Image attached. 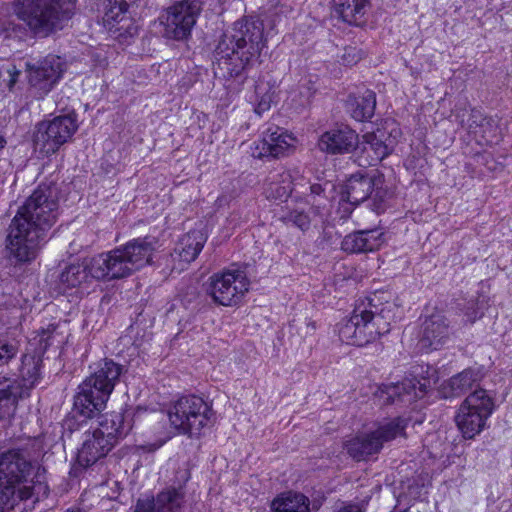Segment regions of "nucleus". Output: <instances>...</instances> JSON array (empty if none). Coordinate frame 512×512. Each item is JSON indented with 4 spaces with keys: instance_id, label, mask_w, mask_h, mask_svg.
Listing matches in <instances>:
<instances>
[{
    "instance_id": "obj_1",
    "label": "nucleus",
    "mask_w": 512,
    "mask_h": 512,
    "mask_svg": "<svg viewBox=\"0 0 512 512\" xmlns=\"http://www.w3.org/2000/svg\"><path fill=\"white\" fill-rule=\"evenodd\" d=\"M57 190L40 185L18 208L5 239L8 257L15 263L34 260L58 218Z\"/></svg>"
},
{
    "instance_id": "obj_2",
    "label": "nucleus",
    "mask_w": 512,
    "mask_h": 512,
    "mask_svg": "<svg viewBox=\"0 0 512 512\" xmlns=\"http://www.w3.org/2000/svg\"><path fill=\"white\" fill-rule=\"evenodd\" d=\"M263 32V23L257 19L236 21L231 33L224 34L216 47L215 74L223 78L241 77L265 45Z\"/></svg>"
},
{
    "instance_id": "obj_3",
    "label": "nucleus",
    "mask_w": 512,
    "mask_h": 512,
    "mask_svg": "<svg viewBox=\"0 0 512 512\" xmlns=\"http://www.w3.org/2000/svg\"><path fill=\"white\" fill-rule=\"evenodd\" d=\"M388 292H375L356 302L350 318L339 328L343 342L355 346L367 345L389 333L396 319L398 306Z\"/></svg>"
},
{
    "instance_id": "obj_4",
    "label": "nucleus",
    "mask_w": 512,
    "mask_h": 512,
    "mask_svg": "<svg viewBox=\"0 0 512 512\" xmlns=\"http://www.w3.org/2000/svg\"><path fill=\"white\" fill-rule=\"evenodd\" d=\"M158 241L146 236L94 256L93 272L108 280L125 278L152 263Z\"/></svg>"
},
{
    "instance_id": "obj_5",
    "label": "nucleus",
    "mask_w": 512,
    "mask_h": 512,
    "mask_svg": "<svg viewBox=\"0 0 512 512\" xmlns=\"http://www.w3.org/2000/svg\"><path fill=\"white\" fill-rule=\"evenodd\" d=\"M122 373L123 366L111 359L96 364L91 375L79 385L74 397L73 416L90 419L105 409Z\"/></svg>"
},
{
    "instance_id": "obj_6",
    "label": "nucleus",
    "mask_w": 512,
    "mask_h": 512,
    "mask_svg": "<svg viewBox=\"0 0 512 512\" xmlns=\"http://www.w3.org/2000/svg\"><path fill=\"white\" fill-rule=\"evenodd\" d=\"M131 426L121 412H112L101 417L97 427L85 432L77 460L83 467H89L106 457L120 439L125 437Z\"/></svg>"
},
{
    "instance_id": "obj_7",
    "label": "nucleus",
    "mask_w": 512,
    "mask_h": 512,
    "mask_svg": "<svg viewBox=\"0 0 512 512\" xmlns=\"http://www.w3.org/2000/svg\"><path fill=\"white\" fill-rule=\"evenodd\" d=\"M30 470L31 464L22 451L12 449L0 455V504H7L15 496L25 500L34 494H46L48 488L41 482L20 487L26 481Z\"/></svg>"
},
{
    "instance_id": "obj_8",
    "label": "nucleus",
    "mask_w": 512,
    "mask_h": 512,
    "mask_svg": "<svg viewBox=\"0 0 512 512\" xmlns=\"http://www.w3.org/2000/svg\"><path fill=\"white\" fill-rule=\"evenodd\" d=\"M168 418L179 434L192 437L200 435L203 428L212 424L213 411L201 397L187 395L174 402L168 411Z\"/></svg>"
},
{
    "instance_id": "obj_9",
    "label": "nucleus",
    "mask_w": 512,
    "mask_h": 512,
    "mask_svg": "<svg viewBox=\"0 0 512 512\" xmlns=\"http://www.w3.org/2000/svg\"><path fill=\"white\" fill-rule=\"evenodd\" d=\"M495 404L487 390L477 389L460 405L455 421L465 439H472L486 426Z\"/></svg>"
},
{
    "instance_id": "obj_10",
    "label": "nucleus",
    "mask_w": 512,
    "mask_h": 512,
    "mask_svg": "<svg viewBox=\"0 0 512 512\" xmlns=\"http://www.w3.org/2000/svg\"><path fill=\"white\" fill-rule=\"evenodd\" d=\"M74 0H23L26 21L37 34L47 35L70 17Z\"/></svg>"
},
{
    "instance_id": "obj_11",
    "label": "nucleus",
    "mask_w": 512,
    "mask_h": 512,
    "mask_svg": "<svg viewBox=\"0 0 512 512\" xmlns=\"http://www.w3.org/2000/svg\"><path fill=\"white\" fill-rule=\"evenodd\" d=\"M389 197V190L385 186V178L378 170L366 174L361 172L350 176L341 193V200L351 205H359L368 198L375 205L382 204Z\"/></svg>"
},
{
    "instance_id": "obj_12",
    "label": "nucleus",
    "mask_w": 512,
    "mask_h": 512,
    "mask_svg": "<svg viewBox=\"0 0 512 512\" xmlns=\"http://www.w3.org/2000/svg\"><path fill=\"white\" fill-rule=\"evenodd\" d=\"M203 4L204 0H181L168 7L159 18L164 27V36L174 40L186 39L197 22Z\"/></svg>"
},
{
    "instance_id": "obj_13",
    "label": "nucleus",
    "mask_w": 512,
    "mask_h": 512,
    "mask_svg": "<svg viewBox=\"0 0 512 512\" xmlns=\"http://www.w3.org/2000/svg\"><path fill=\"white\" fill-rule=\"evenodd\" d=\"M76 120L71 115L58 116L37 125L34 147L44 156L55 153L77 130Z\"/></svg>"
},
{
    "instance_id": "obj_14",
    "label": "nucleus",
    "mask_w": 512,
    "mask_h": 512,
    "mask_svg": "<svg viewBox=\"0 0 512 512\" xmlns=\"http://www.w3.org/2000/svg\"><path fill=\"white\" fill-rule=\"evenodd\" d=\"M249 289V281L244 271L227 270L215 273L208 280L207 293L219 305L238 304Z\"/></svg>"
},
{
    "instance_id": "obj_15",
    "label": "nucleus",
    "mask_w": 512,
    "mask_h": 512,
    "mask_svg": "<svg viewBox=\"0 0 512 512\" xmlns=\"http://www.w3.org/2000/svg\"><path fill=\"white\" fill-rule=\"evenodd\" d=\"M426 373L427 376L421 379L407 378L400 383L386 386L385 390L381 391V396H385V403L406 405L422 398L437 382L436 370L433 367L427 366Z\"/></svg>"
},
{
    "instance_id": "obj_16",
    "label": "nucleus",
    "mask_w": 512,
    "mask_h": 512,
    "mask_svg": "<svg viewBox=\"0 0 512 512\" xmlns=\"http://www.w3.org/2000/svg\"><path fill=\"white\" fill-rule=\"evenodd\" d=\"M26 67L29 84L39 97L52 90L63 72L61 59L56 55H48L35 63H26Z\"/></svg>"
},
{
    "instance_id": "obj_17",
    "label": "nucleus",
    "mask_w": 512,
    "mask_h": 512,
    "mask_svg": "<svg viewBox=\"0 0 512 512\" xmlns=\"http://www.w3.org/2000/svg\"><path fill=\"white\" fill-rule=\"evenodd\" d=\"M393 141L390 135L381 129L365 133L361 141V154L358 157L359 165L375 166L391 154Z\"/></svg>"
},
{
    "instance_id": "obj_18",
    "label": "nucleus",
    "mask_w": 512,
    "mask_h": 512,
    "mask_svg": "<svg viewBox=\"0 0 512 512\" xmlns=\"http://www.w3.org/2000/svg\"><path fill=\"white\" fill-rule=\"evenodd\" d=\"M295 138L279 127L269 128L262 139L255 141L251 146L254 158L284 156L293 147Z\"/></svg>"
},
{
    "instance_id": "obj_19",
    "label": "nucleus",
    "mask_w": 512,
    "mask_h": 512,
    "mask_svg": "<svg viewBox=\"0 0 512 512\" xmlns=\"http://www.w3.org/2000/svg\"><path fill=\"white\" fill-rule=\"evenodd\" d=\"M449 336L450 325L447 318L441 313L432 314L422 323L419 344L423 349L436 350Z\"/></svg>"
},
{
    "instance_id": "obj_20",
    "label": "nucleus",
    "mask_w": 512,
    "mask_h": 512,
    "mask_svg": "<svg viewBox=\"0 0 512 512\" xmlns=\"http://www.w3.org/2000/svg\"><path fill=\"white\" fill-rule=\"evenodd\" d=\"M358 144V135L348 127L334 128L324 132L318 147L329 154H345L352 152Z\"/></svg>"
},
{
    "instance_id": "obj_21",
    "label": "nucleus",
    "mask_w": 512,
    "mask_h": 512,
    "mask_svg": "<svg viewBox=\"0 0 512 512\" xmlns=\"http://www.w3.org/2000/svg\"><path fill=\"white\" fill-rule=\"evenodd\" d=\"M380 229L360 230L344 237L341 248L348 253H367L378 250L384 243Z\"/></svg>"
},
{
    "instance_id": "obj_22",
    "label": "nucleus",
    "mask_w": 512,
    "mask_h": 512,
    "mask_svg": "<svg viewBox=\"0 0 512 512\" xmlns=\"http://www.w3.org/2000/svg\"><path fill=\"white\" fill-rule=\"evenodd\" d=\"M93 262L94 257L91 258L89 263H74L66 266L58 278L59 288L66 292L67 290L81 287L92 278L100 279L93 272Z\"/></svg>"
},
{
    "instance_id": "obj_23",
    "label": "nucleus",
    "mask_w": 512,
    "mask_h": 512,
    "mask_svg": "<svg viewBox=\"0 0 512 512\" xmlns=\"http://www.w3.org/2000/svg\"><path fill=\"white\" fill-rule=\"evenodd\" d=\"M344 448L354 460L364 461L378 454L382 447L374 431L359 434L344 444Z\"/></svg>"
},
{
    "instance_id": "obj_24",
    "label": "nucleus",
    "mask_w": 512,
    "mask_h": 512,
    "mask_svg": "<svg viewBox=\"0 0 512 512\" xmlns=\"http://www.w3.org/2000/svg\"><path fill=\"white\" fill-rule=\"evenodd\" d=\"M178 487L169 488L157 494L158 512H180L184 501L182 484L189 479L188 470L183 469L177 473Z\"/></svg>"
},
{
    "instance_id": "obj_25",
    "label": "nucleus",
    "mask_w": 512,
    "mask_h": 512,
    "mask_svg": "<svg viewBox=\"0 0 512 512\" xmlns=\"http://www.w3.org/2000/svg\"><path fill=\"white\" fill-rule=\"evenodd\" d=\"M336 12L341 19L351 25L360 26L367 21L371 7L370 0H334Z\"/></svg>"
},
{
    "instance_id": "obj_26",
    "label": "nucleus",
    "mask_w": 512,
    "mask_h": 512,
    "mask_svg": "<svg viewBox=\"0 0 512 512\" xmlns=\"http://www.w3.org/2000/svg\"><path fill=\"white\" fill-rule=\"evenodd\" d=\"M207 241L206 235L201 230H192L185 234L178 242L174 252L175 257L184 263L194 261L204 244Z\"/></svg>"
},
{
    "instance_id": "obj_27",
    "label": "nucleus",
    "mask_w": 512,
    "mask_h": 512,
    "mask_svg": "<svg viewBox=\"0 0 512 512\" xmlns=\"http://www.w3.org/2000/svg\"><path fill=\"white\" fill-rule=\"evenodd\" d=\"M479 381V374L473 369H465L451 377L442 386V394L445 398L458 397L466 393Z\"/></svg>"
},
{
    "instance_id": "obj_28",
    "label": "nucleus",
    "mask_w": 512,
    "mask_h": 512,
    "mask_svg": "<svg viewBox=\"0 0 512 512\" xmlns=\"http://www.w3.org/2000/svg\"><path fill=\"white\" fill-rule=\"evenodd\" d=\"M347 107L351 116L357 121H365L374 115L376 95L371 90H365L362 95H350Z\"/></svg>"
},
{
    "instance_id": "obj_29",
    "label": "nucleus",
    "mask_w": 512,
    "mask_h": 512,
    "mask_svg": "<svg viewBox=\"0 0 512 512\" xmlns=\"http://www.w3.org/2000/svg\"><path fill=\"white\" fill-rule=\"evenodd\" d=\"M20 386L14 379L0 377V419L12 416L16 410Z\"/></svg>"
},
{
    "instance_id": "obj_30",
    "label": "nucleus",
    "mask_w": 512,
    "mask_h": 512,
    "mask_svg": "<svg viewBox=\"0 0 512 512\" xmlns=\"http://www.w3.org/2000/svg\"><path fill=\"white\" fill-rule=\"evenodd\" d=\"M310 500L298 492H286L277 496L271 503V512H309Z\"/></svg>"
},
{
    "instance_id": "obj_31",
    "label": "nucleus",
    "mask_w": 512,
    "mask_h": 512,
    "mask_svg": "<svg viewBox=\"0 0 512 512\" xmlns=\"http://www.w3.org/2000/svg\"><path fill=\"white\" fill-rule=\"evenodd\" d=\"M410 419L398 416L388 421L382 422L374 430V433L383 448L384 444L395 440L398 437L406 438V428Z\"/></svg>"
},
{
    "instance_id": "obj_32",
    "label": "nucleus",
    "mask_w": 512,
    "mask_h": 512,
    "mask_svg": "<svg viewBox=\"0 0 512 512\" xmlns=\"http://www.w3.org/2000/svg\"><path fill=\"white\" fill-rule=\"evenodd\" d=\"M134 5L133 3H127L123 0H114V4L105 12L103 17L104 24L112 30L121 31L127 27L122 22L128 21L126 13L129 6Z\"/></svg>"
},
{
    "instance_id": "obj_33",
    "label": "nucleus",
    "mask_w": 512,
    "mask_h": 512,
    "mask_svg": "<svg viewBox=\"0 0 512 512\" xmlns=\"http://www.w3.org/2000/svg\"><path fill=\"white\" fill-rule=\"evenodd\" d=\"M42 360L40 356L26 354L22 357L20 375L24 386L31 388L40 378Z\"/></svg>"
},
{
    "instance_id": "obj_34",
    "label": "nucleus",
    "mask_w": 512,
    "mask_h": 512,
    "mask_svg": "<svg viewBox=\"0 0 512 512\" xmlns=\"http://www.w3.org/2000/svg\"><path fill=\"white\" fill-rule=\"evenodd\" d=\"M276 88L267 81H259L255 86V112L259 115L269 110L274 102Z\"/></svg>"
},
{
    "instance_id": "obj_35",
    "label": "nucleus",
    "mask_w": 512,
    "mask_h": 512,
    "mask_svg": "<svg viewBox=\"0 0 512 512\" xmlns=\"http://www.w3.org/2000/svg\"><path fill=\"white\" fill-rule=\"evenodd\" d=\"M278 176L281 178V183L273 180L268 184L266 188L267 198L282 200L290 196L296 190L295 186L291 185L290 174L283 173Z\"/></svg>"
},
{
    "instance_id": "obj_36",
    "label": "nucleus",
    "mask_w": 512,
    "mask_h": 512,
    "mask_svg": "<svg viewBox=\"0 0 512 512\" xmlns=\"http://www.w3.org/2000/svg\"><path fill=\"white\" fill-rule=\"evenodd\" d=\"M280 219L286 224H292L302 231H306L310 227V217L303 208H290L280 216Z\"/></svg>"
},
{
    "instance_id": "obj_37",
    "label": "nucleus",
    "mask_w": 512,
    "mask_h": 512,
    "mask_svg": "<svg viewBox=\"0 0 512 512\" xmlns=\"http://www.w3.org/2000/svg\"><path fill=\"white\" fill-rule=\"evenodd\" d=\"M460 125L466 128L469 132L477 133L476 129L482 127L484 122L490 125L491 119L484 118L478 110L463 111L462 114L456 115Z\"/></svg>"
},
{
    "instance_id": "obj_38",
    "label": "nucleus",
    "mask_w": 512,
    "mask_h": 512,
    "mask_svg": "<svg viewBox=\"0 0 512 512\" xmlns=\"http://www.w3.org/2000/svg\"><path fill=\"white\" fill-rule=\"evenodd\" d=\"M18 348L14 343L0 340V366L7 364L17 354Z\"/></svg>"
},
{
    "instance_id": "obj_39",
    "label": "nucleus",
    "mask_w": 512,
    "mask_h": 512,
    "mask_svg": "<svg viewBox=\"0 0 512 512\" xmlns=\"http://www.w3.org/2000/svg\"><path fill=\"white\" fill-rule=\"evenodd\" d=\"M364 56V53L357 47L348 46L344 48L341 55V61L344 65H354L358 63Z\"/></svg>"
},
{
    "instance_id": "obj_40",
    "label": "nucleus",
    "mask_w": 512,
    "mask_h": 512,
    "mask_svg": "<svg viewBox=\"0 0 512 512\" xmlns=\"http://www.w3.org/2000/svg\"><path fill=\"white\" fill-rule=\"evenodd\" d=\"M134 512H158V503L156 501V497L139 498L134 507Z\"/></svg>"
},
{
    "instance_id": "obj_41",
    "label": "nucleus",
    "mask_w": 512,
    "mask_h": 512,
    "mask_svg": "<svg viewBox=\"0 0 512 512\" xmlns=\"http://www.w3.org/2000/svg\"><path fill=\"white\" fill-rule=\"evenodd\" d=\"M55 327L50 326L47 330H43L39 338V349L44 353L49 346L54 344L55 341Z\"/></svg>"
},
{
    "instance_id": "obj_42",
    "label": "nucleus",
    "mask_w": 512,
    "mask_h": 512,
    "mask_svg": "<svg viewBox=\"0 0 512 512\" xmlns=\"http://www.w3.org/2000/svg\"><path fill=\"white\" fill-rule=\"evenodd\" d=\"M310 194L306 196V202L312 207L319 208L320 203H316V196H320L324 192V188L321 184L315 183L309 186Z\"/></svg>"
},
{
    "instance_id": "obj_43",
    "label": "nucleus",
    "mask_w": 512,
    "mask_h": 512,
    "mask_svg": "<svg viewBox=\"0 0 512 512\" xmlns=\"http://www.w3.org/2000/svg\"><path fill=\"white\" fill-rule=\"evenodd\" d=\"M7 73L9 75L8 86L9 88H12L18 81L21 72L20 70H17L15 66H12L7 69Z\"/></svg>"
},
{
    "instance_id": "obj_44",
    "label": "nucleus",
    "mask_w": 512,
    "mask_h": 512,
    "mask_svg": "<svg viewBox=\"0 0 512 512\" xmlns=\"http://www.w3.org/2000/svg\"><path fill=\"white\" fill-rule=\"evenodd\" d=\"M337 512H364L358 505L349 504L340 508Z\"/></svg>"
},
{
    "instance_id": "obj_45",
    "label": "nucleus",
    "mask_w": 512,
    "mask_h": 512,
    "mask_svg": "<svg viewBox=\"0 0 512 512\" xmlns=\"http://www.w3.org/2000/svg\"><path fill=\"white\" fill-rule=\"evenodd\" d=\"M6 140L3 136H0V150H2L6 145Z\"/></svg>"
},
{
    "instance_id": "obj_46",
    "label": "nucleus",
    "mask_w": 512,
    "mask_h": 512,
    "mask_svg": "<svg viewBox=\"0 0 512 512\" xmlns=\"http://www.w3.org/2000/svg\"><path fill=\"white\" fill-rule=\"evenodd\" d=\"M307 328L310 329L312 332L315 330V323L314 322H309L307 324Z\"/></svg>"
},
{
    "instance_id": "obj_47",
    "label": "nucleus",
    "mask_w": 512,
    "mask_h": 512,
    "mask_svg": "<svg viewBox=\"0 0 512 512\" xmlns=\"http://www.w3.org/2000/svg\"><path fill=\"white\" fill-rule=\"evenodd\" d=\"M124 2H127V3H133L135 5H138L142 0H123Z\"/></svg>"
},
{
    "instance_id": "obj_48",
    "label": "nucleus",
    "mask_w": 512,
    "mask_h": 512,
    "mask_svg": "<svg viewBox=\"0 0 512 512\" xmlns=\"http://www.w3.org/2000/svg\"><path fill=\"white\" fill-rule=\"evenodd\" d=\"M468 317H469V321H470L471 323H473V322L477 319V315H476V314H475L474 316H469V315H468Z\"/></svg>"
},
{
    "instance_id": "obj_49",
    "label": "nucleus",
    "mask_w": 512,
    "mask_h": 512,
    "mask_svg": "<svg viewBox=\"0 0 512 512\" xmlns=\"http://www.w3.org/2000/svg\"><path fill=\"white\" fill-rule=\"evenodd\" d=\"M13 499H14V497H13L12 499H10V500H9V502H8L7 504L3 505V506H4V509H5V508H6V506H8L9 504H10V506H11V507L13 506V503H10Z\"/></svg>"
}]
</instances>
